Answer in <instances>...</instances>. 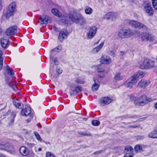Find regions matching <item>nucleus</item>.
Returning <instances> with one entry per match:
<instances>
[{"label":"nucleus","instance_id":"nucleus-56","mask_svg":"<svg viewBox=\"0 0 157 157\" xmlns=\"http://www.w3.org/2000/svg\"><path fill=\"white\" fill-rule=\"evenodd\" d=\"M55 53H56L54 52H53V53H52V56H53V58L54 57V56H55Z\"/></svg>","mask_w":157,"mask_h":157},{"label":"nucleus","instance_id":"nucleus-28","mask_svg":"<svg viewBox=\"0 0 157 157\" xmlns=\"http://www.w3.org/2000/svg\"><path fill=\"white\" fill-rule=\"evenodd\" d=\"M125 150L127 151V153L133 155V148L130 146H128L125 148Z\"/></svg>","mask_w":157,"mask_h":157},{"label":"nucleus","instance_id":"nucleus-11","mask_svg":"<svg viewBox=\"0 0 157 157\" xmlns=\"http://www.w3.org/2000/svg\"><path fill=\"white\" fill-rule=\"evenodd\" d=\"M112 59L109 56L106 55L102 56L101 58L100 62L105 64H109L112 62Z\"/></svg>","mask_w":157,"mask_h":157},{"label":"nucleus","instance_id":"nucleus-25","mask_svg":"<svg viewBox=\"0 0 157 157\" xmlns=\"http://www.w3.org/2000/svg\"><path fill=\"white\" fill-rule=\"evenodd\" d=\"M149 137L152 138H157V129L153 130L149 132L148 135Z\"/></svg>","mask_w":157,"mask_h":157},{"label":"nucleus","instance_id":"nucleus-13","mask_svg":"<svg viewBox=\"0 0 157 157\" xmlns=\"http://www.w3.org/2000/svg\"><path fill=\"white\" fill-rule=\"evenodd\" d=\"M105 42L102 41L98 45L93 48L91 51L93 54H96L98 53L103 47Z\"/></svg>","mask_w":157,"mask_h":157},{"label":"nucleus","instance_id":"nucleus-39","mask_svg":"<svg viewBox=\"0 0 157 157\" xmlns=\"http://www.w3.org/2000/svg\"><path fill=\"white\" fill-rule=\"evenodd\" d=\"M92 124L94 126H98L100 124V122L97 120L93 121L92 122Z\"/></svg>","mask_w":157,"mask_h":157},{"label":"nucleus","instance_id":"nucleus-35","mask_svg":"<svg viewBox=\"0 0 157 157\" xmlns=\"http://www.w3.org/2000/svg\"><path fill=\"white\" fill-rule=\"evenodd\" d=\"M75 81L77 83L80 84H83L85 82L84 79L81 78H77Z\"/></svg>","mask_w":157,"mask_h":157},{"label":"nucleus","instance_id":"nucleus-22","mask_svg":"<svg viewBox=\"0 0 157 157\" xmlns=\"http://www.w3.org/2000/svg\"><path fill=\"white\" fill-rule=\"evenodd\" d=\"M94 83L93 84L92 86V89L93 91L97 90L100 86V83L97 80L93 79Z\"/></svg>","mask_w":157,"mask_h":157},{"label":"nucleus","instance_id":"nucleus-53","mask_svg":"<svg viewBox=\"0 0 157 157\" xmlns=\"http://www.w3.org/2000/svg\"><path fill=\"white\" fill-rule=\"evenodd\" d=\"M139 126V125H133V126H132V127L133 128H136L138 127Z\"/></svg>","mask_w":157,"mask_h":157},{"label":"nucleus","instance_id":"nucleus-48","mask_svg":"<svg viewBox=\"0 0 157 157\" xmlns=\"http://www.w3.org/2000/svg\"><path fill=\"white\" fill-rule=\"evenodd\" d=\"M91 136V134L89 132H85V136Z\"/></svg>","mask_w":157,"mask_h":157},{"label":"nucleus","instance_id":"nucleus-49","mask_svg":"<svg viewBox=\"0 0 157 157\" xmlns=\"http://www.w3.org/2000/svg\"><path fill=\"white\" fill-rule=\"evenodd\" d=\"M16 115L15 113H13L12 114V117L13 118V119L15 117Z\"/></svg>","mask_w":157,"mask_h":157},{"label":"nucleus","instance_id":"nucleus-17","mask_svg":"<svg viewBox=\"0 0 157 157\" xmlns=\"http://www.w3.org/2000/svg\"><path fill=\"white\" fill-rule=\"evenodd\" d=\"M62 46L60 45H59L53 49L51 50L50 51V60H53V56H52V53L53 52H55L56 53H57L60 52L62 50Z\"/></svg>","mask_w":157,"mask_h":157},{"label":"nucleus","instance_id":"nucleus-46","mask_svg":"<svg viewBox=\"0 0 157 157\" xmlns=\"http://www.w3.org/2000/svg\"><path fill=\"white\" fill-rule=\"evenodd\" d=\"M109 54L111 56L114 57L115 56V54L112 51H110L109 52Z\"/></svg>","mask_w":157,"mask_h":157},{"label":"nucleus","instance_id":"nucleus-19","mask_svg":"<svg viewBox=\"0 0 157 157\" xmlns=\"http://www.w3.org/2000/svg\"><path fill=\"white\" fill-rule=\"evenodd\" d=\"M144 10L149 15H151L153 13L152 9L150 5L148 3L146 4L144 6Z\"/></svg>","mask_w":157,"mask_h":157},{"label":"nucleus","instance_id":"nucleus-52","mask_svg":"<svg viewBox=\"0 0 157 157\" xmlns=\"http://www.w3.org/2000/svg\"><path fill=\"white\" fill-rule=\"evenodd\" d=\"M32 119V118H30L29 119H27V120H26V121H27V122L29 123V122H30V121H31V120Z\"/></svg>","mask_w":157,"mask_h":157},{"label":"nucleus","instance_id":"nucleus-41","mask_svg":"<svg viewBox=\"0 0 157 157\" xmlns=\"http://www.w3.org/2000/svg\"><path fill=\"white\" fill-rule=\"evenodd\" d=\"M34 134L35 137L38 140H41V138L40 137L39 134L37 132H34Z\"/></svg>","mask_w":157,"mask_h":157},{"label":"nucleus","instance_id":"nucleus-47","mask_svg":"<svg viewBox=\"0 0 157 157\" xmlns=\"http://www.w3.org/2000/svg\"><path fill=\"white\" fill-rule=\"evenodd\" d=\"M2 0H0V11L2 10Z\"/></svg>","mask_w":157,"mask_h":157},{"label":"nucleus","instance_id":"nucleus-42","mask_svg":"<svg viewBox=\"0 0 157 157\" xmlns=\"http://www.w3.org/2000/svg\"><path fill=\"white\" fill-rule=\"evenodd\" d=\"M46 157H56L52 153L50 152H48L46 153Z\"/></svg>","mask_w":157,"mask_h":157},{"label":"nucleus","instance_id":"nucleus-24","mask_svg":"<svg viewBox=\"0 0 157 157\" xmlns=\"http://www.w3.org/2000/svg\"><path fill=\"white\" fill-rule=\"evenodd\" d=\"M51 12L54 15L58 17L61 16V21L62 22V17L63 15L62 16L61 13L56 8H53L52 9Z\"/></svg>","mask_w":157,"mask_h":157},{"label":"nucleus","instance_id":"nucleus-33","mask_svg":"<svg viewBox=\"0 0 157 157\" xmlns=\"http://www.w3.org/2000/svg\"><path fill=\"white\" fill-rule=\"evenodd\" d=\"M149 34L147 33H144L141 35V39L143 40H147Z\"/></svg>","mask_w":157,"mask_h":157},{"label":"nucleus","instance_id":"nucleus-45","mask_svg":"<svg viewBox=\"0 0 157 157\" xmlns=\"http://www.w3.org/2000/svg\"><path fill=\"white\" fill-rule=\"evenodd\" d=\"M133 155H131L128 153H126L124 157H132Z\"/></svg>","mask_w":157,"mask_h":157},{"label":"nucleus","instance_id":"nucleus-7","mask_svg":"<svg viewBox=\"0 0 157 157\" xmlns=\"http://www.w3.org/2000/svg\"><path fill=\"white\" fill-rule=\"evenodd\" d=\"M137 82L134 77L131 76L124 83V85L127 88H131Z\"/></svg>","mask_w":157,"mask_h":157},{"label":"nucleus","instance_id":"nucleus-14","mask_svg":"<svg viewBox=\"0 0 157 157\" xmlns=\"http://www.w3.org/2000/svg\"><path fill=\"white\" fill-rule=\"evenodd\" d=\"M48 16L45 15H43L41 17L39 22L40 25L45 26L48 23Z\"/></svg>","mask_w":157,"mask_h":157},{"label":"nucleus","instance_id":"nucleus-27","mask_svg":"<svg viewBox=\"0 0 157 157\" xmlns=\"http://www.w3.org/2000/svg\"><path fill=\"white\" fill-rule=\"evenodd\" d=\"M82 90V88L80 86H77L74 90H71L72 91V92L71 93L72 94H76L78 93L79 92L81 91Z\"/></svg>","mask_w":157,"mask_h":157},{"label":"nucleus","instance_id":"nucleus-34","mask_svg":"<svg viewBox=\"0 0 157 157\" xmlns=\"http://www.w3.org/2000/svg\"><path fill=\"white\" fill-rule=\"evenodd\" d=\"M6 71L7 72L8 74L10 75H12L13 74V70L10 67L7 66L6 67Z\"/></svg>","mask_w":157,"mask_h":157},{"label":"nucleus","instance_id":"nucleus-15","mask_svg":"<svg viewBox=\"0 0 157 157\" xmlns=\"http://www.w3.org/2000/svg\"><path fill=\"white\" fill-rule=\"evenodd\" d=\"M31 112L30 106L27 105L25 108L23 109L21 111V114L22 116H27L31 113Z\"/></svg>","mask_w":157,"mask_h":157},{"label":"nucleus","instance_id":"nucleus-55","mask_svg":"<svg viewBox=\"0 0 157 157\" xmlns=\"http://www.w3.org/2000/svg\"><path fill=\"white\" fill-rule=\"evenodd\" d=\"M0 157H6V156L5 155H4L2 154H0Z\"/></svg>","mask_w":157,"mask_h":157},{"label":"nucleus","instance_id":"nucleus-5","mask_svg":"<svg viewBox=\"0 0 157 157\" xmlns=\"http://www.w3.org/2000/svg\"><path fill=\"white\" fill-rule=\"evenodd\" d=\"M134 104L136 105H143L147 103L148 101H150L151 100H148L146 96H142L140 98L134 97L133 98Z\"/></svg>","mask_w":157,"mask_h":157},{"label":"nucleus","instance_id":"nucleus-51","mask_svg":"<svg viewBox=\"0 0 157 157\" xmlns=\"http://www.w3.org/2000/svg\"><path fill=\"white\" fill-rule=\"evenodd\" d=\"M85 132H81L79 133L80 135L85 136Z\"/></svg>","mask_w":157,"mask_h":157},{"label":"nucleus","instance_id":"nucleus-29","mask_svg":"<svg viewBox=\"0 0 157 157\" xmlns=\"http://www.w3.org/2000/svg\"><path fill=\"white\" fill-rule=\"evenodd\" d=\"M97 70L98 72L102 73V75H99V76L100 78H102L104 76L105 73L104 72V68L103 67L101 66H99Z\"/></svg>","mask_w":157,"mask_h":157},{"label":"nucleus","instance_id":"nucleus-54","mask_svg":"<svg viewBox=\"0 0 157 157\" xmlns=\"http://www.w3.org/2000/svg\"><path fill=\"white\" fill-rule=\"evenodd\" d=\"M124 52L122 51H120V54L121 55H123L124 54Z\"/></svg>","mask_w":157,"mask_h":157},{"label":"nucleus","instance_id":"nucleus-44","mask_svg":"<svg viewBox=\"0 0 157 157\" xmlns=\"http://www.w3.org/2000/svg\"><path fill=\"white\" fill-rule=\"evenodd\" d=\"M57 71L58 73L60 74L62 73V69L61 68L59 67L57 69Z\"/></svg>","mask_w":157,"mask_h":157},{"label":"nucleus","instance_id":"nucleus-21","mask_svg":"<svg viewBox=\"0 0 157 157\" xmlns=\"http://www.w3.org/2000/svg\"><path fill=\"white\" fill-rule=\"evenodd\" d=\"M116 17L115 13L112 12H109L105 14L104 16V18L107 19H111L113 20Z\"/></svg>","mask_w":157,"mask_h":157},{"label":"nucleus","instance_id":"nucleus-20","mask_svg":"<svg viewBox=\"0 0 157 157\" xmlns=\"http://www.w3.org/2000/svg\"><path fill=\"white\" fill-rule=\"evenodd\" d=\"M144 75V73L142 71H139L135 73L132 76L134 77L135 79L137 82L139 78L143 77Z\"/></svg>","mask_w":157,"mask_h":157},{"label":"nucleus","instance_id":"nucleus-59","mask_svg":"<svg viewBox=\"0 0 157 157\" xmlns=\"http://www.w3.org/2000/svg\"><path fill=\"white\" fill-rule=\"evenodd\" d=\"M98 42H99V41L97 42V44H98Z\"/></svg>","mask_w":157,"mask_h":157},{"label":"nucleus","instance_id":"nucleus-23","mask_svg":"<svg viewBox=\"0 0 157 157\" xmlns=\"http://www.w3.org/2000/svg\"><path fill=\"white\" fill-rule=\"evenodd\" d=\"M20 152L21 155L24 156L28 155L29 154V151L27 148L24 146L21 147Z\"/></svg>","mask_w":157,"mask_h":157},{"label":"nucleus","instance_id":"nucleus-12","mask_svg":"<svg viewBox=\"0 0 157 157\" xmlns=\"http://www.w3.org/2000/svg\"><path fill=\"white\" fill-rule=\"evenodd\" d=\"M17 27L14 26L8 28L6 31L5 33L7 36H11L14 35L17 32Z\"/></svg>","mask_w":157,"mask_h":157},{"label":"nucleus","instance_id":"nucleus-32","mask_svg":"<svg viewBox=\"0 0 157 157\" xmlns=\"http://www.w3.org/2000/svg\"><path fill=\"white\" fill-rule=\"evenodd\" d=\"M13 105L16 107L20 109L19 107L21 106V102L17 99H16L13 101Z\"/></svg>","mask_w":157,"mask_h":157},{"label":"nucleus","instance_id":"nucleus-43","mask_svg":"<svg viewBox=\"0 0 157 157\" xmlns=\"http://www.w3.org/2000/svg\"><path fill=\"white\" fill-rule=\"evenodd\" d=\"M27 144L29 147H32L34 146V144L33 143H27Z\"/></svg>","mask_w":157,"mask_h":157},{"label":"nucleus","instance_id":"nucleus-40","mask_svg":"<svg viewBox=\"0 0 157 157\" xmlns=\"http://www.w3.org/2000/svg\"><path fill=\"white\" fill-rule=\"evenodd\" d=\"M147 41H149L151 42H152L154 40V36L153 35H149V37L147 39Z\"/></svg>","mask_w":157,"mask_h":157},{"label":"nucleus","instance_id":"nucleus-3","mask_svg":"<svg viewBox=\"0 0 157 157\" xmlns=\"http://www.w3.org/2000/svg\"><path fill=\"white\" fill-rule=\"evenodd\" d=\"M16 10V4L15 2H12L9 5L3 16H5L6 19H8L13 15Z\"/></svg>","mask_w":157,"mask_h":157},{"label":"nucleus","instance_id":"nucleus-8","mask_svg":"<svg viewBox=\"0 0 157 157\" xmlns=\"http://www.w3.org/2000/svg\"><path fill=\"white\" fill-rule=\"evenodd\" d=\"M130 25L133 27L138 29L142 28L144 30L147 29V27L142 24L135 21H131L129 22Z\"/></svg>","mask_w":157,"mask_h":157},{"label":"nucleus","instance_id":"nucleus-36","mask_svg":"<svg viewBox=\"0 0 157 157\" xmlns=\"http://www.w3.org/2000/svg\"><path fill=\"white\" fill-rule=\"evenodd\" d=\"M0 149L1 150H6L8 151H10V150L8 149V148L6 145L0 144Z\"/></svg>","mask_w":157,"mask_h":157},{"label":"nucleus","instance_id":"nucleus-31","mask_svg":"<svg viewBox=\"0 0 157 157\" xmlns=\"http://www.w3.org/2000/svg\"><path fill=\"white\" fill-rule=\"evenodd\" d=\"M143 145L138 144L136 145L134 148L135 151L138 152H141L142 150Z\"/></svg>","mask_w":157,"mask_h":157},{"label":"nucleus","instance_id":"nucleus-38","mask_svg":"<svg viewBox=\"0 0 157 157\" xmlns=\"http://www.w3.org/2000/svg\"><path fill=\"white\" fill-rule=\"evenodd\" d=\"M152 3L154 9L157 10V0H152Z\"/></svg>","mask_w":157,"mask_h":157},{"label":"nucleus","instance_id":"nucleus-10","mask_svg":"<svg viewBox=\"0 0 157 157\" xmlns=\"http://www.w3.org/2000/svg\"><path fill=\"white\" fill-rule=\"evenodd\" d=\"M9 37L7 36H5L1 39V44L2 47L3 48H7L9 45Z\"/></svg>","mask_w":157,"mask_h":157},{"label":"nucleus","instance_id":"nucleus-57","mask_svg":"<svg viewBox=\"0 0 157 157\" xmlns=\"http://www.w3.org/2000/svg\"><path fill=\"white\" fill-rule=\"evenodd\" d=\"M53 29H54V30H57V28H56V27L55 26H54Z\"/></svg>","mask_w":157,"mask_h":157},{"label":"nucleus","instance_id":"nucleus-16","mask_svg":"<svg viewBox=\"0 0 157 157\" xmlns=\"http://www.w3.org/2000/svg\"><path fill=\"white\" fill-rule=\"evenodd\" d=\"M68 35L67 31L65 29H63L59 33L58 38L60 40H62L66 38Z\"/></svg>","mask_w":157,"mask_h":157},{"label":"nucleus","instance_id":"nucleus-58","mask_svg":"<svg viewBox=\"0 0 157 157\" xmlns=\"http://www.w3.org/2000/svg\"><path fill=\"white\" fill-rule=\"evenodd\" d=\"M38 151H41V148H39L38 149Z\"/></svg>","mask_w":157,"mask_h":157},{"label":"nucleus","instance_id":"nucleus-2","mask_svg":"<svg viewBox=\"0 0 157 157\" xmlns=\"http://www.w3.org/2000/svg\"><path fill=\"white\" fill-rule=\"evenodd\" d=\"M135 34L134 32L131 31L130 29L124 28L119 30L118 36L121 38H126L130 37Z\"/></svg>","mask_w":157,"mask_h":157},{"label":"nucleus","instance_id":"nucleus-37","mask_svg":"<svg viewBox=\"0 0 157 157\" xmlns=\"http://www.w3.org/2000/svg\"><path fill=\"white\" fill-rule=\"evenodd\" d=\"M2 54V51L1 50H0V71L2 69L3 66V61L1 57Z\"/></svg>","mask_w":157,"mask_h":157},{"label":"nucleus","instance_id":"nucleus-30","mask_svg":"<svg viewBox=\"0 0 157 157\" xmlns=\"http://www.w3.org/2000/svg\"><path fill=\"white\" fill-rule=\"evenodd\" d=\"M85 12L86 14L90 15L92 13L93 10L91 8L88 6H86L85 9Z\"/></svg>","mask_w":157,"mask_h":157},{"label":"nucleus","instance_id":"nucleus-26","mask_svg":"<svg viewBox=\"0 0 157 157\" xmlns=\"http://www.w3.org/2000/svg\"><path fill=\"white\" fill-rule=\"evenodd\" d=\"M114 79L116 80L120 81L123 79V76L121 73L117 72L115 74Z\"/></svg>","mask_w":157,"mask_h":157},{"label":"nucleus","instance_id":"nucleus-4","mask_svg":"<svg viewBox=\"0 0 157 157\" xmlns=\"http://www.w3.org/2000/svg\"><path fill=\"white\" fill-rule=\"evenodd\" d=\"M154 66L153 61L148 59H143L140 63V68L141 69L151 68L154 67Z\"/></svg>","mask_w":157,"mask_h":157},{"label":"nucleus","instance_id":"nucleus-9","mask_svg":"<svg viewBox=\"0 0 157 157\" xmlns=\"http://www.w3.org/2000/svg\"><path fill=\"white\" fill-rule=\"evenodd\" d=\"M113 100L109 97L101 98L99 101V104L101 106H104L111 103Z\"/></svg>","mask_w":157,"mask_h":157},{"label":"nucleus","instance_id":"nucleus-6","mask_svg":"<svg viewBox=\"0 0 157 157\" xmlns=\"http://www.w3.org/2000/svg\"><path fill=\"white\" fill-rule=\"evenodd\" d=\"M97 31V27L95 26L90 27L87 33V37L88 39H91L96 34Z\"/></svg>","mask_w":157,"mask_h":157},{"label":"nucleus","instance_id":"nucleus-18","mask_svg":"<svg viewBox=\"0 0 157 157\" xmlns=\"http://www.w3.org/2000/svg\"><path fill=\"white\" fill-rule=\"evenodd\" d=\"M149 83L148 81L142 79L138 82L137 86L140 88H145L149 84Z\"/></svg>","mask_w":157,"mask_h":157},{"label":"nucleus","instance_id":"nucleus-50","mask_svg":"<svg viewBox=\"0 0 157 157\" xmlns=\"http://www.w3.org/2000/svg\"><path fill=\"white\" fill-rule=\"evenodd\" d=\"M154 107L155 109H157V102L154 104Z\"/></svg>","mask_w":157,"mask_h":157},{"label":"nucleus","instance_id":"nucleus-1","mask_svg":"<svg viewBox=\"0 0 157 157\" xmlns=\"http://www.w3.org/2000/svg\"><path fill=\"white\" fill-rule=\"evenodd\" d=\"M76 13H70L69 16L64 14L62 17V22L65 24L70 23V21L75 22L80 25H83L86 24V21L81 14L75 16Z\"/></svg>","mask_w":157,"mask_h":157}]
</instances>
